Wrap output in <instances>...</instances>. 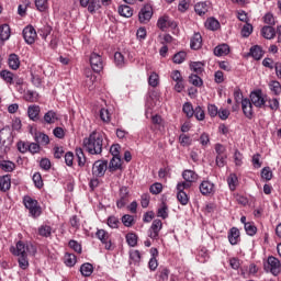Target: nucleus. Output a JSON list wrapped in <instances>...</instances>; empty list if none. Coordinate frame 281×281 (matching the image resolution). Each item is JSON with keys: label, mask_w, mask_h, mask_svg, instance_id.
I'll return each instance as SVG.
<instances>
[{"label": "nucleus", "mask_w": 281, "mask_h": 281, "mask_svg": "<svg viewBox=\"0 0 281 281\" xmlns=\"http://www.w3.org/2000/svg\"><path fill=\"white\" fill-rule=\"evenodd\" d=\"M104 147V136L98 132H92L88 138L83 139V148L90 155H102Z\"/></svg>", "instance_id": "1"}, {"label": "nucleus", "mask_w": 281, "mask_h": 281, "mask_svg": "<svg viewBox=\"0 0 281 281\" xmlns=\"http://www.w3.org/2000/svg\"><path fill=\"white\" fill-rule=\"evenodd\" d=\"M11 254L13 256H35L36 255V246L32 243L18 241L15 246L10 247Z\"/></svg>", "instance_id": "2"}, {"label": "nucleus", "mask_w": 281, "mask_h": 281, "mask_svg": "<svg viewBox=\"0 0 281 281\" xmlns=\"http://www.w3.org/2000/svg\"><path fill=\"white\" fill-rule=\"evenodd\" d=\"M24 205L26 207V210H29L31 216H33V218H38V216H41V207L38 206V201L30 198V196H25L24 198Z\"/></svg>", "instance_id": "3"}, {"label": "nucleus", "mask_w": 281, "mask_h": 281, "mask_svg": "<svg viewBox=\"0 0 281 281\" xmlns=\"http://www.w3.org/2000/svg\"><path fill=\"white\" fill-rule=\"evenodd\" d=\"M90 65L95 74H100L104 69V58L98 53H92L90 55Z\"/></svg>", "instance_id": "4"}, {"label": "nucleus", "mask_w": 281, "mask_h": 281, "mask_svg": "<svg viewBox=\"0 0 281 281\" xmlns=\"http://www.w3.org/2000/svg\"><path fill=\"white\" fill-rule=\"evenodd\" d=\"M97 238L104 245L108 251H113V243L111 241V235L104 229H98L95 233Z\"/></svg>", "instance_id": "5"}, {"label": "nucleus", "mask_w": 281, "mask_h": 281, "mask_svg": "<svg viewBox=\"0 0 281 281\" xmlns=\"http://www.w3.org/2000/svg\"><path fill=\"white\" fill-rule=\"evenodd\" d=\"M266 271H270V273H272V276H280V271H281L280 259L272 257V256L268 257Z\"/></svg>", "instance_id": "6"}, {"label": "nucleus", "mask_w": 281, "mask_h": 281, "mask_svg": "<svg viewBox=\"0 0 281 281\" xmlns=\"http://www.w3.org/2000/svg\"><path fill=\"white\" fill-rule=\"evenodd\" d=\"M109 168V161L106 160H97L92 166L93 177H104L106 169Z\"/></svg>", "instance_id": "7"}, {"label": "nucleus", "mask_w": 281, "mask_h": 281, "mask_svg": "<svg viewBox=\"0 0 281 281\" xmlns=\"http://www.w3.org/2000/svg\"><path fill=\"white\" fill-rule=\"evenodd\" d=\"M162 227L164 223H161V220H154L150 228L148 229V237L153 240H157L159 238V233L161 232Z\"/></svg>", "instance_id": "8"}, {"label": "nucleus", "mask_w": 281, "mask_h": 281, "mask_svg": "<svg viewBox=\"0 0 281 281\" xmlns=\"http://www.w3.org/2000/svg\"><path fill=\"white\" fill-rule=\"evenodd\" d=\"M23 38L27 45H34L36 42V30L32 25H27L26 27L23 29Z\"/></svg>", "instance_id": "9"}, {"label": "nucleus", "mask_w": 281, "mask_h": 281, "mask_svg": "<svg viewBox=\"0 0 281 281\" xmlns=\"http://www.w3.org/2000/svg\"><path fill=\"white\" fill-rule=\"evenodd\" d=\"M250 102L254 106H257V109H262L267 101H265V97H262V91L256 90L250 93Z\"/></svg>", "instance_id": "10"}, {"label": "nucleus", "mask_w": 281, "mask_h": 281, "mask_svg": "<svg viewBox=\"0 0 281 281\" xmlns=\"http://www.w3.org/2000/svg\"><path fill=\"white\" fill-rule=\"evenodd\" d=\"M200 192L203 196H211V194L216 192V187L214 186V182L204 180L200 184Z\"/></svg>", "instance_id": "11"}, {"label": "nucleus", "mask_w": 281, "mask_h": 281, "mask_svg": "<svg viewBox=\"0 0 281 281\" xmlns=\"http://www.w3.org/2000/svg\"><path fill=\"white\" fill-rule=\"evenodd\" d=\"M241 111L248 120L254 117V103H251L250 99L245 98L241 100Z\"/></svg>", "instance_id": "12"}, {"label": "nucleus", "mask_w": 281, "mask_h": 281, "mask_svg": "<svg viewBox=\"0 0 281 281\" xmlns=\"http://www.w3.org/2000/svg\"><path fill=\"white\" fill-rule=\"evenodd\" d=\"M120 199L116 201V206L122 210L128 203V188L122 187L119 193Z\"/></svg>", "instance_id": "13"}, {"label": "nucleus", "mask_w": 281, "mask_h": 281, "mask_svg": "<svg viewBox=\"0 0 281 281\" xmlns=\"http://www.w3.org/2000/svg\"><path fill=\"white\" fill-rule=\"evenodd\" d=\"M159 30H167V27H171V30H175L177 27V22L171 20L169 16H162L158 20L157 23Z\"/></svg>", "instance_id": "14"}, {"label": "nucleus", "mask_w": 281, "mask_h": 281, "mask_svg": "<svg viewBox=\"0 0 281 281\" xmlns=\"http://www.w3.org/2000/svg\"><path fill=\"white\" fill-rule=\"evenodd\" d=\"M138 19L140 23H148L153 19V8L144 7L138 13Z\"/></svg>", "instance_id": "15"}, {"label": "nucleus", "mask_w": 281, "mask_h": 281, "mask_svg": "<svg viewBox=\"0 0 281 281\" xmlns=\"http://www.w3.org/2000/svg\"><path fill=\"white\" fill-rule=\"evenodd\" d=\"M228 240L231 245H238V240H240V231L236 227H232L228 233Z\"/></svg>", "instance_id": "16"}, {"label": "nucleus", "mask_w": 281, "mask_h": 281, "mask_svg": "<svg viewBox=\"0 0 281 281\" xmlns=\"http://www.w3.org/2000/svg\"><path fill=\"white\" fill-rule=\"evenodd\" d=\"M40 113H41V106L38 105H30L27 109L29 117L33 122H37Z\"/></svg>", "instance_id": "17"}, {"label": "nucleus", "mask_w": 281, "mask_h": 281, "mask_svg": "<svg viewBox=\"0 0 281 281\" xmlns=\"http://www.w3.org/2000/svg\"><path fill=\"white\" fill-rule=\"evenodd\" d=\"M8 63H9L10 69H13L14 71H16L19 67H21V59H19V55L16 54L9 55Z\"/></svg>", "instance_id": "18"}, {"label": "nucleus", "mask_w": 281, "mask_h": 281, "mask_svg": "<svg viewBox=\"0 0 281 281\" xmlns=\"http://www.w3.org/2000/svg\"><path fill=\"white\" fill-rule=\"evenodd\" d=\"M120 168H122V158L120 156H113L109 165L110 172H115Z\"/></svg>", "instance_id": "19"}, {"label": "nucleus", "mask_w": 281, "mask_h": 281, "mask_svg": "<svg viewBox=\"0 0 281 281\" xmlns=\"http://www.w3.org/2000/svg\"><path fill=\"white\" fill-rule=\"evenodd\" d=\"M261 36H263V38H267V41L276 38V29H273V26H263L261 29Z\"/></svg>", "instance_id": "20"}, {"label": "nucleus", "mask_w": 281, "mask_h": 281, "mask_svg": "<svg viewBox=\"0 0 281 281\" xmlns=\"http://www.w3.org/2000/svg\"><path fill=\"white\" fill-rule=\"evenodd\" d=\"M58 122V114L50 110L44 114V123L45 124H56Z\"/></svg>", "instance_id": "21"}, {"label": "nucleus", "mask_w": 281, "mask_h": 281, "mask_svg": "<svg viewBox=\"0 0 281 281\" xmlns=\"http://www.w3.org/2000/svg\"><path fill=\"white\" fill-rule=\"evenodd\" d=\"M203 45V37H201V33H195L191 38V49H201Z\"/></svg>", "instance_id": "22"}, {"label": "nucleus", "mask_w": 281, "mask_h": 281, "mask_svg": "<svg viewBox=\"0 0 281 281\" xmlns=\"http://www.w3.org/2000/svg\"><path fill=\"white\" fill-rule=\"evenodd\" d=\"M250 56H252L255 60H260L265 56V52L262 47L255 45L250 48Z\"/></svg>", "instance_id": "23"}, {"label": "nucleus", "mask_w": 281, "mask_h": 281, "mask_svg": "<svg viewBox=\"0 0 281 281\" xmlns=\"http://www.w3.org/2000/svg\"><path fill=\"white\" fill-rule=\"evenodd\" d=\"M215 56H227L229 54V45L220 44L214 48Z\"/></svg>", "instance_id": "24"}, {"label": "nucleus", "mask_w": 281, "mask_h": 281, "mask_svg": "<svg viewBox=\"0 0 281 281\" xmlns=\"http://www.w3.org/2000/svg\"><path fill=\"white\" fill-rule=\"evenodd\" d=\"M182 178L184 179V181L194 183V181H196V179H199V175H196V172H194L193 170H184L182 172Z\"/></svg>", "instance_id": "25"}, {"label": "nucleus", "mask_w": 281, "mask_h": 281, "mask_svg": "<svg viewBox=\"0 0 281 281\" xmlns=\"http://www.w3.org/2000/svg\"><path fill=\"white\" fill-rule=\"evenodd\" d=\"M14 76L12 74V71L9 70H2L0 72V78H2V80H4V82H7V85H14Z\"/></svg>", "instance_id": "26"}, {"label": "nucleus", "mask_w": 281, "mask_h": 281, "mask_svg": "<svg viewBox=\"0 0 281 281\" xmlns=\"http://www.w3.org/2000/svg\"><path fill=\"white\" fill-rule=\"evenodd\" d=\"M35 142L37 144H42V146H47V144H49V136H47V134L45 133H41V132H37L35 133Z\"/></svg>", "instance_id": "27"}, {"label": "nucleus", "mask_w": 281, "mask_h": 281, "mask_svg": "<svg viewBox=\"0 0 281 281\" xmlns=\"http://www.w3.org/2000/svg\"><path fill=\"white\" fill-rule=\"evenodd\" d=\"M80 273L81 276H83L85 278H89L92 273H93V265L91 263H83L80 267Z\"/></svg>", "instance_id": "28"}, {"label": "nucleus", "mask_w": 281, "mask_h": 281, "mask_svg": "<svg viewBox=\"0 0 281 281\" xmlns=\"http://www.w3.org/2000/svg\"><path fill=\"white\" fill-rule=\"evenodd\" d=\"M119 14L126 19H131V16H133V9L130 5L122 4L119 7Z\"/></svg>", "instance_id": "29"}, {"label": "nucleus", "mask_w": 281, "mask_h": 281, "mask_svg": "<svg viewBox=\"0 0 281 281\" xmlns=\"http://www.w3.org/2000/svg\"><path fill=\"white\" fill-rule=\"evenodd\" d=\"M227 184L229 190H232V192H234V190H236L237 186H238V176H236V173H231L227 178Z\"/></svg>", "instance_id": "30"}, {"label": "nucleus", "mask_w": 281, "mask_h": 281, "mask_svg": "<svg viewBox=\"0 0 281 281\" xmlns=\"http://www.w3.org/2000/svg\"><path fill=\"white\" fill-rule=\"evenodd\" d=\"M0 168L4 172H12L16 168V165H14V162H12L10 160H2L0 162Z\"/></svg>", "instance_id": "31"}, {"label": "nucleus", "mask_w": 281, "mask_h": 281, "mask_svg": "<svg viewBox=\"0 0 281 281\" xmlns=\"http://www.w3.org/2000/svg\"><path fill=\"white\" fill-rule=\"evenodd\" d=\"M76 157H77L78 166L82 168L85 164H87V157H85V151L82 150V148L76 149Z\"/></svg>", "instance_id": "32"}, {"label": "nucleus", "mask_w": 281, "mask_h": 281, "mask_svg": "<svg viewBox=\"0 0 281 281\" xmlns=\"http://www.w3.org/2000/svg\"><path fill=\"white\" fill-rule=\"evenodd\" d=\"M244 227H245V232L248 236H256L258 228L256 227V224H254V222L245 223Z\"/></svg>", "instance_id": "33"}, {"label": "nucleus", "mask_w": 281, "mask_h": 281, "mask_svg": "<svg viewBox=\"0 0 281 281\" xmlns=\"http://www.w3.org/2000/svg\"><path fill=\"white\" fill-rule=\"evenodd\" d=\"M0 38L2 41H8L10 38V25L2 24L0 26Z\"/></svg>", "instance_id": "34"}, {"label": "nucleus", "mask_w": 281, "mask_h": 281, "mask_svg": "<svg viewBox=\"0 0 281 281\" xmlns=\"http://www.w3.org/2000/svg\"><path fill=\"white\" fill-rule=\"evenodd\" d=\"M194 11L199 16H203L207 12V3L205 2H198L194 7Z\"/></svg>", "instance_id": "35"}, {"label": "nucleus", "mask_w": 281, "mask_h": 281, "mask_svg": "<svg viewBox=\"0 0 281 281\" xmlns=\"http://www.w3.org/2000/svg\"><path fill=\"white\" fill-rule=\"evenodd\" d=\"M11 188L10 177L3 176L0 178V190L7 192Z\"/></svg>", "instance_id": "36"}, {"label": "nucleus", "mask_w": 281, "mask_h": 281, "mask_svg": "<svg viewBox=\"0 0 281 281\" xmlns=\"http://www.w3.org/2000/svg\"><path fill=\"white\" fill-rule=\"evenodd\" d=\"M205 27L214 32L215 30L221 27V23L216 19L210 18L205 23Z\"/></svg>", "instance_id": "37"}, {"label": "nucleus", "mask_w": 281, "mask_h": 281, "mask_svg": "<svg viewBox=\"0 0 281 281\" xmlns=\"http://www.w3.org/2000/svg\"><path fill=\"white\" fill-rule=\"evenodd\" d=\"M100 119L105 124H109L111 122V112L109 111V109L103 108L100 110Z\"/></svg>", "instance_id": "38"}, {"label": "nucleus", "mask_w": 281, "mask_h": 281, "mask_svg": "<svg viewBox=\"0 0 281 281\" xmlns=\"http://www.w3.org/2000/svg\"><path fill=\"white\" fill-rule=\"evenodd\" d=\"M183 113L187 115V117H193L194 116V108L192 106V103L186 102L182 106Z\"/></svg>", "instance_id": "39"}, {"label": "nucleus", "mask_w": 281, "mask_h": 281, "mask_svg": "<svg viewBox=\"0 0 281 281\" xmlns=\"http://www.w3.org/2000/svg\"><path fill=\"white\" fill-rule=\"evenodd\" d=\"M64 262H65L66 267H74L77 262L76 255L66 254L64 257Z\"/></svg>", "instance_id": "40"}, {"label": "nucleus", "mask_w": 281, "mask_h": 281, "mask_svg": "<svg viewBox=\"0 0 281 281\" xmlns=\"http://www.w3.org/2000/svg\"><path fill=\"white\" fill-rule=\"evenodd\" d=\"M193 115L199 120V122H203V120H205V111L200 105L193 110Z\"/></svg>", "instance_id": "41"}, {"label": "nucleus", "mask_w": 281, "mask_h": 281, "mask_svg": "<svg viewBox=\"0 0 281 281\" xmlns=\"http://www.w3.org/2000/svg\"><path fill=\"white\" fill-rule=\"evenodd\" d=\"M40 236H44L45 238H49L52 236V227L48 225H42L38 228Z\"/></svg>", "instance_id": "42"}, {"label": "nucleus", "mask_w": 281, "mask_h": 281, "mask_svg": "<svg viewBox=\"0 0 281 281\" xmlns=\"http://www.w3.org/2000/svg\"><path fill=\"white\" fill-rule=\"evenodd\" d=\"M261 179H265L266 181H271V179H273V171H271L270 167H265L261 170Z\"/></svg>", "instance_id": "43"}, {"label": "nucleus", "mask_w": 281, "mask_h": 281, "mask_svg": "<svg viewBox=\"0 0 281 281\" xmlns=\"http://www.w3.org/2000/svg\"><path fill=\"white\" fill-rule=\"evenodd\" d=\"M114 63L116 67H124V65H126V61L124 60V55H122V53L120 52H116L114 54Z\"/></svg>", "instance_id": "44"}, {"label": "nucleus", "mask_w": 281, "mask_h": 281, "mask_svg": "<svg viewBox=\"0 0 281 281\" xmlns=\"http://www.w3.org/2000/svg\"><path fill=\"white\" fill-rule=\"evenodd\" d=\"M177 199L181 205H188V203H190V196H188L186 192H178Z\"/></svg>", "instance_id": "45"}, {"label": "nucleus", "mask_w": 281, "mask_h": 281, "mask_svg": "<svg viewBox=\"0 0 281 281\" xmlns=\"http://www.w3.org/2000/svg\"><path fill=\"white\" fill-rule=\"evenodd\" d=\"M122 223L125 227H133L135 223V217L133 215H123L122 217Z\"/></svg>", "instance_id": "46"}, {"label": "nucleus", "mask_w": 281, "mask_h": 281, "mask_svg": "<svg viewBox=\"0 0 281 281\" xmlns=\"http://www.w3.org/2000/svg\"><path fill=\"white\" fill-rule=\"evenodd\" d=\"M126 243L130 245V247H136L137 246V235L134 233H128L126 235Z\"/></svg>", "instance_id": "47"}, {"label": "nucleus", "mask_w": 281, "mask_h": 281, "mask_svg": "<svg viewBox=\"0 0 281 281\" xmlns=\"http://www.w3.org/2000/svg\"><path fill=\"white\" fill-rule=\"evenodd\" d=\"M188 56V54L186 52H179L173 56V63L176 65H181V63H183L186 60V57Z\"/></svg>", "instance_id": "48"}, {"label": "nucleus", "mask_w": 281, "mask_h": 281, "mask_svg": "<svg viewBox=\"0 0 281 281\" xmlns=\"http://www.w3.org/2000/svg\"><path fill=\"white\" fill-rule=\"evenodd\" d=\"M38 34L40 36H42V38H47L49 36V34H52V26L50 25H44L43 27H41L38 30Z\"/></svg>", "instance_id": "49"}, {"label": "nucleus", "mask_w": 281, "mask_h": 281, "mask_svg": "<svg viewBox=\"0 0 281 281\" xmlns=\"http://www.w3.org/2000/svg\"><path fill=\"white\" fill-rule=\"evenodd\" d=\"M189 82L193 85V87H201L203 85V80L201 77H199V75H191L189 77Z\"/></svg>", "instance_id": "50"}, {"label": "nucleus", "mask_w": 281, "mask_h": 281, "mask_svg": "<svg viewBox=\"0 0 281 281\" xmlns=\"http://www.w3.org/2000/svg\"><path fill=\"white\" fill-rule=\"evenodd\" d=\"M270 91H272V93H274V95H280L281 93V85L280 81H272L270 85Z\"/></svg>", "instance_id": "51"}, {"label": "nucleus", "mask_w": 281, "mask_h": 281, "mask_svg": "<svg viewBox=\"0 0 281 281\" xmlns=\"http://www.w3.org/2000/svg\"><path fill=\"white\" fill-rule=\"evenodd\" d=\"M192 71H194V74H203V63L201 61H193L190 65Z\"/></svg>", "instance_id": "52"}, {"label": "nucleus", "mask_w": 281, "mask_h": 281, "mask_svg": "<svg viewBox=\"0 0 281 281\" xmlns=\"http://www.w3.org/2000/svg\"><path fill=\"white\" fill-rule=\"evenodd\" d=\"M161 190H164V184L159 182L151 184L149 188V192H151V194H161Z\"/></svg>", "instance_id": "53"}, {"label": "nucleus", "mask_w": 281, "mask_h": 281, "mask_svg": "<svg viewBox=\"0 0 281 281\" xmlns=\"http://www.w3.org/2000/svg\"><path fill=\"white\" fill-rule=\"evenodd\" d=\"M99 8H100V0H90L88 4V12L93 14V12H95V10H98Z\"/></svg>", "instance_id": "54"}, {"label": "nucleus", "mask_w": 281, "mask_h": 281, "mask_svg": "<svg viewBox=\"0 0 281 281\" xmlns=\"http://www.w3.org/2000/svg\"><path fill=\"white\" fill-rule=\"evenodd\" d=\"M149 87H157L159 85V75L157 72H153L148 78Z\"/></svg>", "instance_id": "55"}, {"label": "nucleus", "mask_w": 281, "mask_h": 281, "mask_svg": "<svg viewBox=\"0 0 281 281\" xmlns=\"http://www.w3.org/2000/svg\"><path fill=\"white\" fill-rule=\"evenodd\" d=\"M215 164L218 168H225L227 165V155L216 156Z\"/></svg>", "instance_id": "56"}, {"label": "nucleus", "mask_w": 281, "mask_h": 281, "mask_svg": "<svg viewBox=\"0 0 281 281\" xmlns=\"http://www.w3.org/2000/svg\"><path fill=\"white\" fill-rule=\"evenodd\" d=\"M19 267L21 269H27L30 267V261L27 260V256L18 257Z\"/></svg>", "instance_id": "57"}, {"label": "nucleus", "mask_w": 281, "mask_h": 281, "mask_svg": "<svg viewBox=\"0 0 281 281\" xmlns=\"http://www.w3.org/2000/svg\"><path fill=\"white\" fill-rule=\"evenodd\" d=\"M35 5L40 12H45L48 8L47 0H35Z\"/></svg>", "instance_id": "58"}, {"label": "nucleus", "mask_w": 281, "mask_h": 281, "mask_svg": "<svg viewBox=\"0 0 281 281\" xmlns=\"http://www.w3.org/2000/svg\"><path fill=\"white\" fill-rule=\"evenodd\" d=\"M234 100H235L236 104H241L243 100H245L243 98V91H240L239 88H235V90H234Z\"/></svg>", "instance_id": "59"}, {"label": "nucleus", "mask_w": 281, "mask_h": 281, "mask_svg": "<svg viewBox=\"0 0 281 281\" xmlns=\"http://www.w3.org/2000/svg\"><path fill=\"white\" fill-rule=\"evenodd\" d=\"M157 216L164 220L168 218V206L166 204L158 209Z\"/></svg>", "instance_id": "60"}, {"label": "nucleus", "mask_w": 281, "mask_h": 281, "mask_svg": "<svg viewBox=\"0 0 281 281\" xmlns=\"http://www.w3.org/2000/svg\"><path fill=\"white\" fill-rule=\"evenodd\" d=\"M190 9V0H180L178 4L179 12H186Z\"/></svg>", "instance_id": "61"}, {"label": "nucleus", "mask_w": 281, "mask_h": 281, "mask_svg": "<svg viewBox=\"0 0 281 281\" xmlns=\"http://www.w3.org/2000/svg\"><path fill=\"white\" fill-rule=\"evenodd\" d=\"M170 276V270L168 268H162L159 270L158 278L160 281H167Z\"/></svg>", "instance_id": "62"}, {"label": "nucleus", "mask_w": 281, "mask_h": 281, "mask_svg": "<svg viewBox=\"0 0 281 281\" xmlns=\"http://www.w3.org/2000/svg\"><path fill=\"white\" fill-rule=\"evenodd\" d=\"M23 98L26 102H34L36 100V92L29 90L24 92Z\"/></svg>", "instance_id": "63"}, {"label": "nucleus", "mask_w": 281, "mask_h": 281, "mask_svg": "<svg viewBox=\"0 0 281 281\" xmlns=\"http://www.w3.org/2000/svg\"><path fill=\"white\" fill-rule=\"evenodd\" d=\"M33 182L35 183L36 188H41L43 186V177L41 173L36 172L33 175Z\"/></svg>", "instance_id": "64"}]
</instances>
